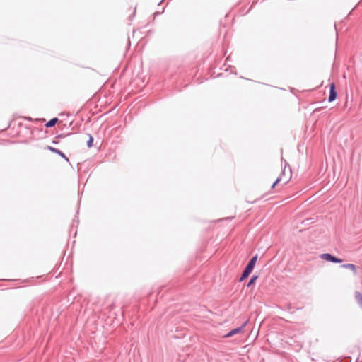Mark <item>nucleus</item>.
I'll use <instances>...</instances> for the list:
<instances>
[{
    "instance_id": "obj_1",
    "label": "nucleus",
    "mask_w": 362,
    "mask_h": 362,
    "mask_svg": "<svg viewBox=\"0 0 362 362\" xmlns=\"http://www.w3.org/2000/svg\"><path fill=\"white\" fill-rule=\"evenodd\" d=\"M257 259V255H255L254 257H252L250 259V260L249 261L248 264H247L246 267L245 268V269L243 270V272L241 274V276L239 279L240 282L243 281V280H245V279H247L249 276V275L250 274V273L252 272V271L254 269V267L255 265Z\"/></svg>"
},
{
    "instance_id": "obj_2",
    "label": "nucleus",
    "mask_w": 362,
    "mask_h": 362,
    "mask_svg": "<svg viewBox=\"0 0 362 362\" xmlns=\"http://www.w3.org/2000/svg\"><path fill=\"white\" fill-rule=\"evenodd\" d=\"M320 258L324 259V260H326V261H328V262H333V263H341L343 262V259H339L338 257H336L334 256H333L332 255L329 254V253H323L320 255Z\"/></svg>"
},
{
    "instance_id": "obj_3",
    "label": "nucleus",
    "mask_w": 362,
    "mask_h": 362,
    "mask_svg": "<svg viewBox=\"0 0 362 362\" xmlns=\"http://www.w3.org/2000/svg\"><path fill=\"white\" fill-rule=\"evenodd\" d=\"M249 322V319H247L244 323H243V325L238 327V328H235V329H232L231 331H230L226 335V337H230L235 334H238V333H240V332H243V330L244 329V327L247 325V324Z\"/></svg>"
},
{
    "instance_id": "obj_4",
    "label": "nucleus",
    "mask_w": 362,
    "mask_h": 362,
    "mask_svg": "<svg viewBox=\"0 0 362 362\" xmlns=\"http://www.w3.org/2000/svg\"><path fill=\"white\" fill-rule=\"evenodd\" d=\"M337 93L336 90L335 84L334 83H332L330 84V87H329V98H328V101L329 102L334 101L337 98Z\"/></svg>"
},
{
    "instance_id": "obj_5",
    "label": "nucleus",
    "mask_w": 362,
    "mask_h": 362,
    "mask_svg": "<svg viewBox=\"0 0 362 362\" xmlns=\"http://www.w3.org/2000/svg\"><path fill=\"white\" fill-rule=\"evenodd\" d=\"M45 148L50 151L52 153H57V155L60 156L62 158H63L67 162L69 161V158L66 156V155L62 151L59 150L58 148H54L51 146H47Z\"/></svg>"
},
{
    "instance_id": "obj_6",
    "label": "nucleus",
    "mask_w": 362,
    "mask_h": 362,
    "mask_svg": "<svg viewBox=\"0 0 362 362\" xmlns=\"http://www.w3.org/2000/svg\"><path fill=\"white\" fill-rule=\"evenodd\" d=\"M341 267L351 270L355 274L357 273L356 266L353 264H344L341 265Z\"/></svg>"
},
{
    "instance_id": "obj_7",
    "label": "nucleus",
    "mask_w": 362,
    "mask_h": 362,
    "mask_svg": "<svg viewBox=\"0 0 362 362\" xmlns=\"http://www.w3.org/2000/svg\"><path fill=\"white\" fill-rule=\"evenodd\" d=\"M354 297H355L356 302L358 303V305L362 308V293L359 291H355Z\"/></svg>"
},
{
    "instance_id": "obj_8",
    "label": "nucleus",
    "mask_w": 362,
    "mask_h": 362,
    "mask_svg": "<svg viewBox=\"0 0 362 362\" xmlns=\"http://www.w3.org/2000/svg\"><path fill=\"white\" fill-rule=\"evenodd\" d=\"M59 122V119L57 117H54L52 119H51L49 121H48L46 124H45V127L47 128H49V127H54L57 122Z\"/></svg>"
},
{
    "instance_id": "obj_9",
    "label": "nucleus",
    "mask_w": 362,
    "mask_h": 362,
    "mask_svg": "<svg viewBox=\"0 0 362 362\" xmlns=\"http://www.w3.org/2000/svg\"><path fill=\"white\" fill-rule=\"evenodd\" d=\"M257 278H258V276H256V275H253V276L250 278V279L249 282L247 283V287H250L252 285H253V284H255V281L257 279Z\"/></svg>"
},
{
    "instance_id": "obj_10",
    "label": "nucleus",
    "mask_w": 362,
    "mask_h": 362,
    "mask_svg": "<svg viewBox=\"0 0 362 362\" xmlns=\"http://www.w3.org/2000/svg\"><path fill=\"white\" fill-rule=\"evenodd\" d=\"M88 140L87 141V146L88 148H90L93 146V138L90 134H88Z\"/></svg>"
},
{
    "instance_id": "obj_11",
    "label": "nucleus",
    "mask_w": 362,
    "mask_h": 362,
    "mask_svg": "<svg viewBox=\"0 0 362 362\" xmlns=\"http://www.w3.org/2000/svg\"><path fill=\"white\" fill-rule=\"evenodd\" d=\"M282 181V176H280L279 177L276 181L272 184V185L271 186V188L273 189L275 187V186L276 185H278L279 183H280Z\"/></svg>"
},
{
    "instance_id": "obj_12",
    "label": "nucleus",
    "mask_w": 362,
    "mask_h": 362,
    "mask_svg": "<svg viewBox=\"0 0 362 362\" xmlns=\"http://www.w3.org/2000/svg\"><path fill=\"white\" fill-rule=\"evenodd\" d=\"M291 177V176L290 175L288 179H284V180L282 179L281 182H283L284 185H286L289 182Z\"/></svg>"
},
{
    "instance_id": "obj_13",
    "label": "nucleus",
    "mask_w": 362,
    "mask_h": 362,
    "mask_svg": "<svg viewBox=\"0 0 362 362\" xmlns=\"http://www.w3.org/2000/svg\"><path fill=\"white\" fill-rule=\"evenodd\" d=\"M64 136L63 134H59V135H57V136L55 137V139L62 138V137H64Z\"/></svg>"
},
{
    "instance_id": "obj_14",
    "label": "nucleus",
    "mask_w": 362,
    "mask_h": 362,
    "mask_svg": "<svg viewBox=\"0 0 362 362\" xmlns=\"http://www.w3.org/2000/svg\"><path fill=\"white\" fill-rule=\"evenodd\" d=\"M57 139H55L52 141V144H57L59 143V141L57 140Z\"/></svg>"
},
{
    "instance_id": "obj_15",
    "label": "nucleus",
    "mask_w": 362,
    "mask_h": 362,
    "mask_svg": "<svg viewBox=\"0 0 362 362\" xmlns=\"http://www.w3.org/2000/svg\"><path fill=\"white\" fill-rule=\"evenodd\" d=\"M25 119H27L28 120H31L32 119L30 117H25Z\"/></svg>"
}]
</instances>
